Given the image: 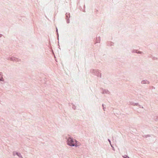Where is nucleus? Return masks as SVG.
<instances>
[{"label": "nucleus", "instance_id": "obj_3", "mask_svg": "<svg viewBox=\"0 0 158 158\" xmlns=\"http://www.w3.org/2000/svg\"><path fill=\"white\" fill-rule=\"evenodd\" d=\"M125 158H129L127 156Z\"/></svg>", "mask_w": 158, "mask_h": 158}, {"label": "nucleus", "instance_id": "obj_2", "mask_svg": "<svg viewBox=\"0 0 158 158\" xmlns=\"http://www.w3.org/2000/svg\"><path fill=\"white\" fill-rule=\"evenodd\" d=\"M0 80L2 81H3V79L2 77V75L1 73H0Z\"/></svg>", "mask_w": 158, "mask_h": 158}, {"label": "nucleus", "instance_id": "obj_1", "mask_svg": "<svg viewBox=\"0 0 158 158\" xmlns=\"http://www.w3.org/2000/svg\"><path fill=\"white\" fill-rule=\"evenodd\" d=\"M68 144L70 146H78L77 141L71 138H69L68 139Z\"/></svg>", "mask_w": 158, "mask_h": 158}]
</instances>
